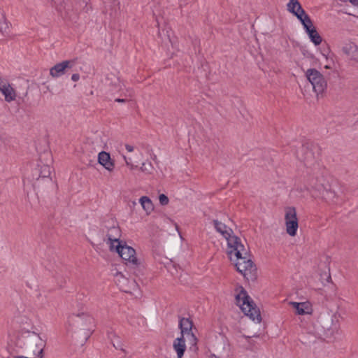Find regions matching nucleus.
I'll use <instances>...</instances> for the list:
<instances>
[{
    "mask_svg": "<svg viewBox=\"0 0 358 358\" xmlns=\"http://www.w3.org/2000/svg\"><path fill=\"white\" fill-rule=\"evenodd\" d=\"M225 239L227 241V254L231 260L236 261L235 266L237 271L248 278V275L256 271L255 265L250 258L248 249L241 243L240 238L234 234H229Z\"/></svg>",
    "mask_w": 358,
    "mask_h": 358,
    "instance_id": "nucleus-1",
    "label": "nucleus"
},
{
    "mask_svg": "<svg viewBox=\"0 0 358 358\" xmlns=\"http://www.w3.org/2000/svg\"><path fill=\"white\" fill-rule=\"evenodd\" d=\"M241 291L236 295V303L241 308L244 314L248 316L253 321L259 323L262 317L259 309L254 301L248 296L247 292L243 287H240Z\"/></svg>",
    "mask_w": 358,
    "mask_h": 358,
    "instance_id": "nucleus-2",
    "label": "nucleus"
},
{
    "mask_svg": "<svg viewBox=\"0 0 358 358\" xmlns=\"http://www.w3.org/2000/svg\"><path fill=\"white\" fill-rule=\"evenodd\" d=\"M320 155V148L317 144L312 142L303 143L301 148L297 151L298 159L305 163L307 166L314 164L317 157Z\"/></svg>",
    "mask_w": 358,
    "mask_h": 358,
    "instance_id": "nucleus-3",
    "label": "nucleus"
},
{
    "mask_svg": "<svg viewBox=\"0 0 358 358\" xmlns=\"http://www.w3.org/2000/svg\"><path fill=\"white\" fill-rule=\"evenodd\" d=\"M306 76L317 96L322 94L325 91L327 83L320 71L315 69H309L306 73Z\"/></svg>",
    "mask_w": 358,
    "mask_h": 358,
    "instance_id": "nucleus-4",
    "label": "nucleus"
},
{
    "mask_svg": "<svg viewBox=\"0 0 358 358\" xmlns=\"http://www.w3.org/2000/svg\"><path fill=\"white\" fill-rule=\"evenodd\" d=\"M285 220L287 233L291 236H294L299 227L296 210L294 207L285 208Z\"/></svg>",
    "mask_w": 358,
    "mask_h": 358,
    "instance_id": "nucleus-5",
    "label": "nucleus"
},
{
    "mask_svg": "<svg viewBox=\"0 0 358 358\" xmlns=\"http://www.w3.org/2000/svg\"><path fill=\"white\" fill-rule=\"evenodd\" d=\"M113 251L117 252L123 260L128 261L133 265H137L138 259L135 256L136 252L133 248L118 242V244L114 247Z\"/></svg>",
    "mask_w": 358,
    "mask_h": 358,
    "instance_id": "nucleus-6",
    "label": "nucleus"
},
{
    "mask_svg": "<svg viewBox=\"0 0 358 358\" xmlns=\"http://www.w3.org/2000/svg\"><path fill=\"white\" fill-rule=\"evenodd\" d=\"M322 197L329 202L338 203L339 202V195L331 185L321 183L317 187Z\"/></svg>",
    "mask_w": 358,
    "mask_h": 358,
    "instance_id": "nucleus-7",
    "label": "nucleus"
},
{
    "mask_svg": "<svg viewBox=\"0 0 358 358\" xmlns=\"http://www.w3.org/2000/svg\"><path fill=\"white\" fill-rule=\"evenodd\" d=\"M74 60H65L53 66L50 69V74L54 78H58L66 73L75 65Z\"/></svg>",
    "mask_w": 358,
    "mask_h": 358,
    "instance_id": "nucleus-8",
    "label": "nucleus"
},
{
    "mask_svg": "<svg viewBox=\"0 0 358 358\" xmlns=\"http://www.w3.org/2000/svg\"><path fill=\"white\" fill-rule=\"evenodd\" d=\"M121 236V230L118 226H113L108 229L106 237L107 241L106 243L109 245V248L110 251H113L115 243L118 244L120 241V238Z\"/></svg>",
    "mask_w": 358,
    "mask_h": 358,
    "instance_id": "nucleus-9",
    "label": "nucleus"
},
{
    "mask_svg": "<svg viewBox=\"0 0 358 358\" xmlns=\"http://www.w3.org/2000/svg\"><path fill=\"white\" fill-rule=\"evenodd\" d=\"M98 162L106 170L111 172L115 168V164L108 152L101 151L98 155Z\"/></svg>",
    "mask_w": 358,
    "mask_h": 358,
    "instance_id": "nucleus-10",
    "label": "nucleus"
},
{
    "mask_svg": "<svg viewBox=\"0 0 358 358\" xmlns=\"http://www.w3.org/2000/svg\"><path fill=\"white\" fill-rule=\"evenodd\" d=\"M342 51L350 59L358 63V46L355 43H346Z\"/></svg>",
    "mask_w": 358,
    "mask_h": 358,
    "instance_id": "nucleus-11",
    "label": "nucleus"
},
{
    "mask_svg": "<svg viewBox=\"0 0 358 358\" xmlns=\"http://www.w3.org/2000/svg\"><path fill=\"white\" fill-rule=\"evenodd\" d=\"M290 305L296 309V313L298 315L311 314L313 309L312 306L309 301L306 302H290Z\"/></svg>",
    "mask_w": 358,
    "mask_h": 358,
    "instance_id": "nucleus-12",
    "label": "nucleus"
},
{
    "mask_svg": "<svg viewBox=\"0 0 358 358\" xmlns=\"http://www.w3.org/2000/svg\"><path fill=\"white\" fill-rule=\"evenodd\" d=\"M193 322L189 318L180 317L179 320V328L181 336H189L192 333Z\"/></svg>",
    "mask_w": 358,
    "mask_h": 358,
    "instance_id": "nucleus-13",
    "label": "nucleus"
},
{
    "mask_svg": "<svg viewBox=\"0 0 358 358\" xmlns=\"http://www.w3.org/2000/svg\"><path fill=\"white\" fill-rule=\"evenodd\" d=\"M212 222L216 231L220 233L224 238L229 237V234H234L233 230L222 222L213 220Z\"/></svg>",
    "mask_w": 358,
    "mask_h": 358,
    "instance_id": "nucleus-14",
    "label": "nucleus"
},
{
    "mask_svg": "<svg viewBox=\"0 0 358 358\" xmlns=\"http://www.w3.org/2000/svg\"><path fill=\"white\" fill-rule=\"evenodd\" d=\"M173 348L177 353L178 358L182 357L186 350L184 336H180V337L176 338L173 341Z\"/></svg>",
    "mask_w": 358,
    "mask_h": 358,
    "instance_id": "nucleus-15",
    "label": "nucleus"
},
{
    "mask_svg": "<svg viewBox=\"0 0 358 358\" xmlns=\"http://www.w3.org/2000/svg\"><path fill=\"white\" fill-rule=\"evenodd\" d=\"M106 85L111 87L113 91H119L122 89V83L120 78L113 73H110L106 76Z\"/></svg>",
    "mask_w": 358,
    "mask_h": 358,
    "instance_id": "nucleus-16",
    "label": "nucleus"
},
{
    "mask_svg": "<svg viewBox=\"0 0 358 358\" xmlns=\"http://www.w3.org/2000/svg\"><path fill=\"white\" fill-rule=\"evenodd\" d=\"M33 338L32 341L35 343L36 347L37 348V357H43V350L46 345V340L42 338L38 334L33 332Z\"/></svg>",
    "mask_w": 358,
    "mask_h": 358,
    "instance_id": "nucleus-17",
    "label": "nucleus"
},
{
    "mask_svg": "<svg viewBox=\"0 0 358 358\" xmlns=\"http://www.w3.org/2000/svg\"><path fill=\"white\" fill-rule=\"evenodd\" d=\"M287 6V10L294 14L296 17V15H301L303 13L304 10L298 0H290Z\"/></svg>",
    "mask_w": 358,
    "mask_h": 358,
    "instance_id": "nucleus-18",
    "label": "nucleus"
},
{
    "mask_svg": "<svg viewBox=\"0 0 358 358\" xmlns=\"http://www.w3.org/2000/svg\"><path fill=\"white\" fill-rule=\"evenodd\" d=\"M305 31L308 35L309 38L315 44V45H318L322 43V38L317 31L315 26L310 28H308L305 29Z\"/></svg>",
    "mask_w": 358,
    "mask_h": 358,
    "instance_id": "nucleus-19",
    "label": "nucleus"
},
{
    "mask_svg": "<svg viewBox=\"0 0 358 358\" xmlns=\"http://www.w3.org/2000/svg\"><path fill=\"white\" fill-rule=\"evenodd\" d=\"M296 17L303 24L304 29L310 28L314 26L310 17L308 14H306L305 10L303 11V14L296 15Z\"/></svg>",
    "mask_w": 358,
    "mask_h": 358,
    "instance_id": "nucleus-20",
    "label": "nucleus"
},
{
    "mask_svg": "<svg viewBox=\"0 0 358 358\" xmlns=\"http://www.w3.org/2000/svg\"><path fill=\"white\" fill-rule=\"evenodd\" d=\"M140 203L147 214H150L153 210L154 206L152 202L148 196H142L140 199Z\"/></svg>",
    "mask_w": 358,
    "mask_h": 358,
    "instance_id": "nucleus-21",
    "label": "nucleus"
},
{
    "mask_svg": "<svg viewBox=\"0 0 358 358\" xmlns=\"http://www.w3.org/2000/svg\"><path fill=\"white\" fill-rule=\"evenodd\" d=\"M3 94L5 96V99L6 101L10 102L15 99V93L12 87L8 84V85L1 91Z\"/></svg>",
    "mask_w": 358,
    "mask_h": 358,
    "instance_id": "nucleus-22",
    "label": "nucleus"
},
{
    "mask_svg": "<svg viewBox=\"0 0 358 358\" xmlns=\"http://www.w3.org/2000/svg\"><path fill=\"white\" fill-rule=\"evenodd\" d=\"M259 335L258 334H254L252 336H246L243 335V337L246 339L248 346L247 349L251 351H255L257 349V346L256 345L255 342L252 339V338H257Z\"/></svg>",
    "mask_w": 358,
    "mask_h": 358,
    "instance_id": "nucleus-23",
    "label": "nucleus"
},
{
    "mask_svg": "<svg viewBox=\"0 0 358 358\" xmlns=\"http://www.w3.org/2000/svg\"><path fill=\"white\" fill-rule=\"evenodd\" d=\"M187 337L189 343L190 344L189 350L196 352L198 350L197 338L196 337V336L194 335V334L193 332L189 334V336H187Z\"/></svg>",
    "mask_w": 358,
    "mask_h": 358,
    "instance_id": "nucleus-24",
    "label": "nucleus"
},
{
    "mask_svg": "<svg viewBox=\"0 0 358 358\" xmlns=\"http://www.w3.org/2000/svg\"><path fill=\"white\" fill-rule=\"evenodd\" d=\"M50 174H51V167L48 165H43V166H41L39 178H38V180L40 178H49Z\"/></svg>",
    "mask_w": 358,
    "mask_h": 358,
    "instance_id": "nucleus-25",
    "label": "nucleus"
},
{
    "mask_svg": "<svg viewBox=\"0 0 358 358\" xmlns=\"http://www.w3.org/2000/svg\"><path fill=\"white\" fill-rule=\"evenodd\" d=\"M8 28V23L6 22L4 14L0 9V32L3 33L6 31Z\"/></svg>",
    "mask_w": 358,
    "mask_h": 358,
    "instance_id": "nucleus-26",
    "label": "nucleus"
},
{
    "mask_svg": "<svg viewBox=\"0 0 358 358\" xmlns=\"http://www.w3.org/2000/svg\"><path fill=\"white\" fill-rule=\"evenodd\" d=\"M153 169L154 167L150 162H143L140 167V170L146 174L152 173Z\"/></svg>",
    "mask_w": 358,
    "mask_h": 358,
    "instance_id": "nucleus-27",
    "label": "nucleus"
},
{
    "mask_svg": "<svg viewBox=\"0 0 358 358\" xmlns=\"http://www.w3.org/2000/svg\"><path fill=\"white\" fill-rule=\"evenodd\" d=\"M52 1L58 11H62L64 8L65 0H52Z\"/></svg>",
    "mask_w": 358,
    "mask_h": 358,
    "instance_id": "nucleus-28",
    "label": "nucleus"
},
{
    "mask_svg": "<svg viewBox=\"0 0 358 358\" xmlns=\"http://www.w3.org/2000/svg\"><path fill=\"white\" fill-rule=\"evenodd\" d=\"M159 203L162 206L167 205L169 203V198L164 194H162L159 196Z\"/></svg>",
    "mask_w": 358,
    "mask_h": 358,
    "instance_id": "nucleus-29",
    "label": "nucleus"
},
{
    "mask_svg": "<svg viewBox=\"0 0 358 358\" xmlns=\"http://www.w3.org/2000/svg\"><path fill=\"white\" fill-rule=\"evenodd\" d=\"M78 316H79V317H80V316H83V317H85V322H86L87 324H90V325L93 324V323H94V319H93L91 316L87 315H85V313H81V315H78Z\"/></svg>",
    "mask_w": 358,
    "mask_h": 358,
    "instance_id": "nucleus-30",
    "label": "nucleus"
},
{
    "mask_svg": "<svg viewBox=\"0 0 358 358\" xmlns=\"http://www.w3.org/2000/svg\"><path fill=\"white\" fill-rule=\"evenodd\" d=\"M124 159L125 161L127 166H129L131 170L137 168V166H135L131 163L130 158H127V157L124 156Z\"/></svg>",
    "mask_w": 358,
    "mask_h": 358,
    "instance_id": "nucleus-31",
    "label": "nucleus"
},
{
    "mask_svg": "<svg viewBox=\"0 0 358 358\" xmlns=\"http://www.w3.org/2000/svg\"><path fill=\"white\" fill-rule=\"evenodd\" d=\"M8 85V83L5 80H3L1 77H0V91L3 90V89L4 87H6V86Z\"/></svg>",
    "mask_w": 358,
    "mask_h": 358,
    "instance_id": "nucleus-32",
    "label": "nucleus"
},
{
    "mask_svg": "<svg viewBox=\"0 0 358 358\" xmlns=\"http://www.w3.org/2000/svg\"><path fill=\"white\" fill-rule=\"evenodd\" d=\"M80 79V75L78 73H74L71 76V80L74 82L78 81Z\"/></svg>",
    "mask_w": 358,
    "mask_h": 358,
    "instance_id": "nucleus-33",
    "label": "nucleus"
},
{
    "mask_svg": "<svg viewBox=\"0 0 358 358\" xmlns=\"http://www.w3.org/2000/svg\"><path fill=\"white\" fill-rule=\"evenodd\" d=\"M125 148L128 152H132L134 150V147L130 145H125Z\"/></svg>",
    "mask_w": 358,
    "mask_h": 358,
    "instance_id": "nucleus-34",
    "label": "nucleus"
},
{
    "mask_svg": "<svg viewBox=\"0 0 358 358\" xmlns=\"http://www.w3.org/2000/svg\"><path fill=\"white\" fill-rule=\"evenodd\" d=\"M127 100L125 99H120V98H117L115 100V102H118V103H125Z\"/></svg>",
    "mask_w": 358,
    "mask_h": 358,
    "instance_id": "nucleus-35",
    "label": "nucleus"
},
{
    "mask_svg": "<svg viewBox=\"0 0 358 358\" xmlns=\"http://www.w3.org/2000/svg\"><path fill=\"white\" fill-rule=\"evenodd\" d=\"M350 2L354 6H358V0H350Z\"/></svg>",
    "mask_w": 358,
    "mask_h": 358,
    "instance_id": "nucleus-36",
    "label": "nucleus"
},
{
    "mask_svg": "<svg viewBox=\"0 0 358 358\" xmlns=\"http://www.w3.org/2000/svg\"><path fill=\"white\" fill-rule=\"evenodd\" d=\"M211 358H220V357L216 356L215 355H212Z\"/></svg>",
    "mask_w": 358,
    "mask_h": 358,
    "instance_id": "nucleus-37",
    "label": "nucleus"
},
{
    "mask_svg": "<svg viewBox=\"0 0 358 358\" xmlns=\"http://www.w3.org/2000/svg\"><path fill=\"white\" fill-rule=\"evenodd\" d=\"M87 329L88 331H91V330H92V328H91V327H87Z\"/></svg>",
    "mask_w": 358,
    "mask_h": 358,
    "instance_id": "nucleus-38",
    "label": "nucleus"
},
{
    "mask_svg": "<svg viewBox=\"0 0 358 358\" xmlns=\"http://www.w3.org/2000/svg\"><path fill=\"white\" fill-rule=\"evenodd\" d=\"M156 158H157V157H156V156H154V157H153V160H155V159H156Z\"/></svg>",
    "mask_w": 358,
    "mask_h": 358,
    "instance_id": "nucleus-39",
    "label": "nucleus"
},
{
    "mask_svg": "<svg viewBox=\"0 0 358 358\" xmlns=\"http://www.w3.org/2000/svg\"><path fill=\"white\" fill-rule=\"evenodd\" d=\"M181 358H182V357H181Z\"/></svg>",
    "mask_w": 358,
    "mask_h": 358,
    "instance_id": "nucleus-40",
    "label": "nucleus"
}]
</instances>
